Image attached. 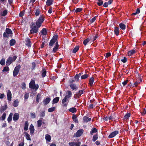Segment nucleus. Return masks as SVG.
Returning <instances> with one entry per match:
<instances>
[{
	"label": "nucleus",
	"instance_id": "obj_1",
	"mask_svg": "<svg viewBox=\"0 0 146 146\" xmlns=\"http://www.w3.org/2000/svg\"><path fill=\"white\" fill-rule=\"evenodd\" d=\"M32 26H31V29L30 30V34H33L37 33L38 31V29L40 28L37 26L35 25L34 23H33Z\"/></svg>",
	"mask_w": 146,
	"mask_h": 146
},
{
	"label": "nucleus",
	"instance_id": "obj_2",
	"mask_svg": "<svg viewBox=\"0 0 146 146\" xmlns=\"http://www.w3.org/2000/svg\"><path fill=\"white\" fill-rule=\"evenodd\" d=\"M29 86L30 88L32 89H35L36 91L39 88V85L38 84L36 85L35 81L34 80L31 79L29 84Z\"/></svg>",
	"mask_w": 146,
	"mask_h": 146
},
{
	"label": "nucleus",
	"instance_id": "obj_3",
	"mask_svg": "<svg viewBox=\"0 0 146 146\" xmlns=\"http://www.w3.org/2000/svg\"><path fill=\"white\" fill-rule=\"evenodd\" d=\"M44 17L43 15H40L38 19L36 21L35 23L36 26L40 27L41 26L42 23L44 21Z\"/></svg>",
	"mask_w": 146,
	"mask_h": 146
},
{
	"label": "nucleus",
	"instance_id": "obj_4",
	"mask_svg": "<svg viewBox=\"0 0 146 146\" xmlns=\"http://www.w3.org/2000/svg\"><path fill=\"white\" fill-rule=\"evenodd\" d=\"M58 38V35H54L49 42V46H52L55 42L56 43V42H58L57 41Z\"/></svg>",
	"mask_w": 146,
	"mask_h": 146
},
{
	"label": "nucleus",
	"instance_id": "obj_5",
	"mask_svg": "<svg viewBox=\"0 0 146 146\" xmlns=\"http://www.w3.org/2000/svg\"><path fill=\"white\" fill-rule=\"evenodd\" d=\"M85 92V91L84 90H79L78 91L76 92V94H75L74 95V97L76 99H78L79 98L81 95L83 94Z\"/></svg>",
	"mask_w": 146,
	"mask_h": 146
},
{
	"label": "nucleus",
	"instance_id": "obj_6",
	"mask_svg": "<svg viewBox=\"0 0 146 146\" xmlns=\"http://www.w3.org/2000/svg\"><path fill=\"white\" fill-rule=\"evenodd\" d=\"M20 68V65H19L15 67L13 71V76L14 77L16 76L18 74Z\"/></svg>",
	"mask_w": 146,
	"mask_h": 146
},
{
	"label": "nucleus",
	"instance_id": "obj_7",
	"mask_svg": "<svg viewBox=\"0 0 146 146\" xmlns=\"http://www.w3.org/2000/svg\"><path fill=\"white\" fill-rule=\"evenodd\" d=\"M83 132L84 130L82 129H79L77 131L75 134H74V136L76 137H79L83 134Z\"/></svg>",
	"mask_w": 146,
	"mask_h": 146
},
{
	"label": "nucleus",
	"instance_id": "obj_8",
	"mask_svg": "<svg viewBox=\"0 0 146 146\" xmlns=\"http://www.w3.org/2000/svg\"><path fill=\"white\" fill-rule=\"evenodd\" d=\"M119 133V131H118L116 130L111 133L108 137V138H111L115 137L116 135Z\"/></svg>",
	"mask_w": 146,
	"mask_h": 146
},
{
	"label": "nucleus",
	"instance_id": "obj_9",
	"mask_svg": "<svg viewBox=\"0 0 146 146\" xmlns=\"http://www.w3.org/2000/svg\"><path fill=\"white\" fill-rule=\"evenodd\" d=\"M59 45L58 44V42H56L55 43V45L52 50V52L53 53L56 52L58 49Z\"/></svg>",
	"mask_w": 146,
	"mask_h": 146
},
{
	"label": "nucleus",
	"instance_id": "obj_10",
	"mask_svg": "<svg viewBox=\"0 0 146 146\" xmlns=\"http://www.w3.org/2000/svg\"><path fill=\"white\" fill-rule=\"evenodd\" d=\"M12 62V58L10 56L8 58V59L7 60L6 64L7 66H9Z\"/></svg>",
	"mask_w": 146,
	"mask_h": 146
},
{
	"label": "nucleus",
	"instance_id": "obj_11",
	"mask_svg": "<svg viewBox=\"0 0 146 146\" xmlns=\"http://www.w3.org/2000/svg\"><path fill=\"white\" fill-rule=\"evenodd\" d=\"M29 130L31 135H32L34 133L35 129L33 125L32 124H31L29 127Z\"/></svg>",
	"mask_w": 146,
	"mask_h": 146
},
{
	"label": "nucleus",
	"instance_id": "obj_12",
	"mask_svg": "<svg viewBox=\"0 0 146 146\" xmlns=\"http://www.w3.org/2000/svg\"><path fill=\"white\" fill-rule=\"evenodd\" d=\"M12 94L11 92L9 90L8 91L7 94V100L9 101H11V100L12 98Z\"/></svg>",
	"mask_w": 146,
	"mask_h": 146
},
{
	"label": "nucleus",
	"instance_id": "obj_13",
	"mask_svg": "<svg viewBox=\"0 0 146 146\" xmlns=\"http://www.w3.org/2000/svg\"><path fill=\"white\" fill-rule=\"evenodd\" d=\"M51 99L50 98H47L44 99L43 102L44 105H47L50 102Z\"/></svg>",
	"mask_w": 146,
	"mask_h": 146
},
{
	"label": "nucleus",
	"instance_id": "obj_14",
	"mask_svg": "<svg viewBox=\"0 0 146 146\" xmlns=\"http://www.w3.org/2000/svg\"><path fill=\"white\" fill-rule=\"evenodd\" d=\"M70 86L73 90H76L78 89V87L76 86V84H70Z\"/></svg>",
	"mask_w": 146,
	"mask_h": 146
},
{
	"label": "nucleus",
	"instance_id": "obj_15",
	"mask_svg": "<svg viewBox=\"0 0 146 146\" xmlns=\"http://www.w3.org/2000/svg\"><path fill=\"white\" fill-rule=\"evenodd\" d=\"M115 118L113 116H110V117H106L103 118V119L104 120H105L106 121H107L108 120H115Z\"/></svg>",
	"mask_w": 146,
	"mask_h": 146
},
{
	"label": "nucleus",
	"instance_id": "obj_16",
	"mask_svg": "<svg viewBox=\"0 0 146 146\" xmlns=\"http://www.w3.org/2000/svg\"><path fill=\"white\" fill-rule=\"evenodd\" d=\"M19 118V113H16L14 114L13 119L14 121L17 120Z\"/></svg>",
	"mask_w": 146,
	"mask_h": 146
},
{
	"label": "nucleus",
	"instance_id": "obj_17",
	"mask_svg": "<svg viewBox=\"0 0 146 146\" xmlns=\"http://www.w3.org/2000/svg\"><path fill=\"white\" fill-rule=\"evenodd\" d=\"M68 110L69 112L73 113H75L77 111L76 109L74 107L70 108L68 109Z\"/></svg>",
	"mask_w": 146,
	"mask_h": 146
},
{
	"label": "nucleus",
	"instance_id": "obj_18",
	"mask_svg": "<svg viewBox=\"0 0 146 146\" xmlns=\"http://www.w3.org/2000/svg\"><path fill=\"white\" fill-rule=\"evenodd\" d=\"M136 52L134 50H129L127 52V55L128 56H131Z\"/></svg>",
	"mask_w": 146,
	"mask_h": 146
},
{
	"label": "nucleus",
	"instance_id": "obj_19",
	"mask_svg": "<svg viewBox=\"0 0 146 146\" xmlns=\"http://www.w3.org/2000/svg\"><path fill=\"white\" fill-rule=\"evenodd\" d=\"M91 120V118H89L87 116H84L83 117V120L84 122H87Z\"/></svg>",
	"mask_w": 146,
	"mask_h": 146
},
{
	"label": "nucleus",
	"instance_id": "obj_20",
	"mask_svg": "<svg viewBox=\"0 0 146 146\" xmlns=\"http://www.w3.org/2000/svg\"><path fill=\"white\" fill-rule=\"evenodd\" d=\"M114 32L116 36H118L119 34V29L118 27H115L114 28Z\"/></svg>",
	"mask_w": 146,
	"mask_h": 146
},
{
	"label": "nucleus",
	"instance_id": "obj_21",
	"mask_svg": "<svg viewBox=\"0 0 146 146\" xmlns=\"http://www.w3.org/2000/svg\"><path fill=\"white\" fill-rule=\"evenodd\" d=\"M27 42L26 45L28 47H31V42L30 41V39L29 38H27V40H26Z\"/></svg>",
	"mask_w": 146,
	"mask_h": 146
},
{
	"label": "nucleus",
	"instance_id": "obj_22",
	"mask_svg": "<svg viewBox=\"0 0 146 146\" xmlns=\"http://www.w3.org/2000/svg\"><path fill=\"white\" fill-rule=\"evenodd\" d=\"M53 1L54 0H48L46 2V5L48 6H49L53 4Z\"/></svg>",
	"mask_w": 146,
	"mask_h": 146
},
{
	"label": "nucleus",
	"instance_id": "obj_23",
	"mask_svg": "<svg viewBox=\"0 0 146 146\" xmlns=\"http://www.w3.org/2000/svg\"><path fill=\"white\" fill-rule=\"evenodd\" d=\"M59 100V97H56L54 98L52 101V104H54L55 103H58Z\"/></svg>",
	"mask_w": 146,
	"mask_h": 146
},
{
	"label": "nucleus",
	"instance_id": "obj_24",
	"mask_svg": "<svg viewBox=\"0 0 146 146\" xmlns=\"http://www.w3.org/2000/svg\"><path fill=\"white\" fill-rule=\"evenodd\" d=\"M94 78L93 77H91L89 79V84L90 86L93 85L94 81Z\"/></svg>",
	"mask_w": 146,
	"mask_h": 146
},
{
	"label": "nucleus",
	"instance_id": "obj_25",
	"mask_svg": "<svg viewBox=\"0 0 146 146\" xmlns=\"http://www.w3.org/2000/svg\"><path fill=\"white\" fill-rule=\"evenodd\" d=\"M72 119L73 121L75 123H78V120L77 119V116L76 115L73 114L72 116Z\"/></svg>",
	"mask_w": 146,
	"mask_h": 146
},
{
	"label": "nucleus",
	"instance_id": "obj_26",
	"mask_svg": "<svg viewBox=\"0 0 146 146\" xmlns=\"http://www.w3.org/2000/svg\"><path fill=\"white\" fill-rule=\"evenodd\" d=\"M131 114L130 113H127L123 117V119L124 120H127L130 117Z\"/></svg>",
	"mask_w": 146,
	"mask_h": 146
},
{
	"label": "nucleus",
	"instance_id": "obj_27",
	"mask_svg": "<svg viewBox=\"0 0 146 146\" xmlns=\"http://www.w3.org/2000/svg\"><path fill=\"white\" fill-rule=\"evenodd\" d=\"M7 108V105H5L4 106H2L0 108V111L1 112H4V111L6 110Z\"/></svg>",
	"mask_w": 146,
	"mask_h": 146
},
{
	"label": "nucleus",
	"instance_id": "obj_28",
	"mask_svg": "<svg viewBox=\"0 0 146 146\" xmlns=\"http://www.w3.org/2000/svg\"><path fill=\"white\" fill-rule=\"evenodd\" d=\"M98 131L97 129L96 128H92L90 132V134L92 135L93 134V133H96Z\"/></svg>",
	"mask_w": 146,
	"mask_h": 146
},
{
	"label": "nucleus",
	"instance_id": "obj_29",
	"mask_svg": "<svg viewBox=\"0 0 146 146\" xmlns=\"http://www.w3.org/2000/svg\"><path fill=\"white\" fill-rule=\"evenodd\" d=\"M29 123L28 121H26L25 122L24 130L26 131H27L28 129Z\"/></svg>",
	"mask_w": 146,
	"mask_h": 146
},
{
	"label": "nucleus",
	"instance_id": "obj_30",
	"mask_svg": "<svg viewBox=\"0 0 146 146\" xmlns=\"http://www.w3.org/2000/svg\"><path fill=\"white\" fill-rule=\"evenodd\" d=\"M40 32L43 35H46L47 34L46 30L45 28L42 29Z\"/></svg>",
	"mask_w": 146,
	"mask_h": 146
},
{
	"label": "nucleus",
	"instance_id": "obj_31",
	"mask_svg": "<svg viewBox=\"0 0 146 146\" xmlns=\"http://www.w3.org/2000/svg\"><path fill=\"white\" fill-rule=\"evenodd\" d=\"M120 28L123 30H124L125 29V25L122 23H121L119 24Z\"/></svg>",
	"mask_w": 146,
	"mask_h": 146
},
{
	"label": "nucleus",
	"instance_id": "obj_32",
	"mask_svg": "<svg viewBox=\"0 0 146 146\" xmlns=\"http://www.w3.org/2000/svg\"><path fill=\"white\" fill-rule=\"evenodd\" d=\"M24 133L25 135V137L27 139V140L31 141V138L30 135L26 132H24Z\"/></svg>",
	"mask_w": 146,
	"mask_h": 146
},
{
	"label": "nucleus",
	"instance_id": "obj_33",
	"mask_svg": "<svg viewBox=\"0 0 146 146\" xmlns=\"http://www.w3.org/2000/svg\"><path fill=\"white\" fill-rule=\"evenodd\" d=\"M42 73L41 75L43 78L45 77L46 76V69L44 68H43L42 70Z\"/></svg>",
	"mask_w": 146,
	"mask_h": 146
},
{
	"label": "nucleus",
	"instance_id": "obj_34",
	"mask_svg": "<svg viewBox=\"0 0 146 146\" xmlns=\"http://www.w3.org/2000/svg\"><path fill=\"white\" fill-rule=\"evenodd\" d=\"M45 139L48 142H50L51 139V137L48 134L45 135Z\"/></svg>",
	"mask_w": 146,
	"mask_h": 146
},
{
	"label": "nucleus",
	"instance_id": "obj_35",
	"mask_svg": "<svg viewBox=\"0 0 146 146\" xmlns=\"http://www.w3.org/2000/svg\"><path fill=\"white\" fill-rule=\"evenodd\" d=\"M13 114L12 113H11L7 118V121L8 122H11L12 119V116Z\"/></svg>",
	"mask_w": 146,
	"mask_h": 146
},
{
	"label": "nucleus",
	"instance_id": "obj_36",
	"mask_svg": "<svg viewBox=\"0 0 146 146\" xmlns=\"http://www.w3.org/2000/svg\"><path fill=\"white\" fill-rule=\"evenodd\" d=\"M79 46H78L75 47L72 51V52L74 53H75L79 50Z\"/></svg>",
	"mask_w": 146,
	"mask_h": 146
},
{
	"label": "nucleus",
	"instance_id": "obj_37",
	"mask_svg": "<svg viewBox=\"0 0 146 146\" xmlns=\"http://www.w3.org/2000/svg\"><path fill=\"white\" fill-rule=\"evenodd\" d=\"M140 11V9L139 8H137V9L136 12L135 13H132L131 15L132 16H133L134 15H136L139 14Z\"/></svg>",
	"mask_w": 146,
	"mask_h": 146
},
{
	"label": "nucleus",
	"instance_id": "obj_38",
	"mask_svg": "<svg viewBox=\"0 0 146 146\" xmlns=\"http://www.w3.org/2000/svg\"><path fill=\"white\" fill-rule=\"evenodd\" d=\"M5 32L8 34H12V32L11 30L8 28H6L5 30Z\"/></svg>",
	"mask_w": 146,
	"mask_h": 146
},
{
	"label": "nucleus",
	"instance_id": "obj_39",
	"mask_svg": "<svg viewBox=\"0 0 146 146\" xmlns=\"http://www.w3.org/2000/svg\"><path fill=\"white\" fill-rule=\"evenodd\" d=\"M16 43L15 40L14 39H12L10 41V44L11 46H13L15 45Z\"/></svg>",
	"mask_w": 146,
	"mask_h": 146
},
{
	"label": "nucleus",
	"instance_id": "obj_40",
	"mask_svg": "<svg viewBox=\"0 0 146 146\" xmlns=\"http://www.w3.org/2000/svg\"><path fill=\"white\" fill-rule=\"evenodd\" d=\"M90 40V38H88L84 40L83 42V43L84 45L85 46L87 44V43Z\"/></svg>",
	"mask_w": 146,
	"mask_h": 146
},
{
	"label": "nucleus",
	"instance_id": "obj_41",
	"mask_svg": "<svg viewBox=\"0 0 146 146\" xmlns=\"http://www.w3.org/2000/svg\"><path fill=\"white\" fill-rule=\"evenodd\" d=\"M37 127H40L42 124V120L41 119H39L37 121Z\"/></svg>",
	"mask_w": 146,
	"mask_h": 146
},
{
	"label": "nucleus",
	"instance_id": "obj_42",
	"mask_svg": "<svg viewBox=\"0 0 146 146\" xmlns=\"http://www.w3.org/2000/svg\"><path fill=\"white\" fill-rule=\"evenodd\" d=\"M98 134L94 135L93 136L92 141L94 142L95 141L98 139Z\"/></svg>",
	"mask_w": 146,
	"mask_h": 146
},
{
	"label": "nucleus",
	"instance_id": "obj_43",
	"mask_svg": "<svg viewBox=\"0 0 146 146\" xmlns=\"http://www.w3.org/2000/svg\"><path fill=\"white\" fill-rule=\"evenodd\" d=\"M19 102L18 100H16L14 101L13 104V106L14 107H16L18 106Z\"/></svg>",
	"mask_w": 146,
	"mask_h": 146
},
{
	"label": "nucleus",
	"instance_id": "obj_44",
	"mask_svg": "<svg viewBox=\"0 0 146 146\" xmlns=\"http://www.w3.org/2000/svg\"><path fill=\"white\" fill-rule=\"evenodd\" d=\"M103 3V1L102 0H98L97 4L98 6L102 5Z\"/></svg>",
	"mask_w": 146,
	"mask_h": 146
},
{
	"label": "nucleus",
	"instance_id": "obj_45",
	"mask_svg": "<svg viewBox=\"0 0 146 146\" xmlns=\"http://www.w3.org/2000/svg\"><path fill=\"white\" fill-rule=\"evenodd\" d=\"M67 95L66 96H67L69 98L71 97L72 95V93L71 91L70 90L67 91Z\"/></svg>",
	"mask_w": 146,
	"mask_h": 146
},
{
	"label": "nucleus",
	"instance_id": "obj_46",
	"mask_svg": "<svg viewBox=\"0 0 146 146\" xmlns=\"http://www.w3.org/2000/svg\"><path fill=\"white\" fill-rule=\"evenodd\" d=\"M6 115V113H4L1 116L0 119L2 121L4 120L5 119Z\"/></svg>",
	"mask_w": 146,
	"mask_h": 146
},
{
	"label": "nucleus",
	"instance_id": "obj_47",
	"mask_svg": "<svg viewBox=\"0 0 146 146\" xmlns=\"http://www.w3.org/2000/svg\"><path fill=\"white\" fill-rule=\"evenodd\" d=\"M69 98L67 97V96H65L64 99L62 100V104H64L68 100Z\"/></svg>",
	"mask_w": 146,
	"mask_h": 146
},
{
	"label": "nucleus",
	"instance_id": "obj_48",
	"mask_svg": "<svg viewBox=\"0 0 146 146\" xmlns=\"http://www.w3.org/2000/svg\"><path fill=\"white\" fill-rule=\"evenodd\" d=\"M7 9L4 10L3 12L1 14V15L2 16H5L7 15Z\"/></svg>",
	"mask_w": 146,
	"mask_h": 146
},
{
	"label": "nucleus",
	"instance_id": "obj_49",
	"mask_svg": "<svg viewBox=\"0 0 146 146\" xmlns=\"http://www.w3.org/2000/svg\"><path fill=\"white\" fill-rule=\"evenodd\" d=\"M89 76L88 74H85L81 76V79H85L87 78Z\"/></svg>",
	"mask_w": 146,
	"mask_h": 146
},
{
	"label": "nucleus",
	"instance_id": "obj_50",
	"mask_svg": "<svg viewBox=\"0 0 146 146\" xmlns=\"http://www.w3.org/2000/svg\"><path fill=\"white\" fill-rule=\"evenodd\" d=\"M41 95L39 94H38L36 97V102L38 103L39 102V100L40 98Z\"/></svg>",
	"mask_w": 146,
	"mask_h": 146
},
{
	"label": "nucleus",
	"instance_id": "obj_51",
	"mask_svg": "<svg viewBox=\"0 0 146 146\" xmlns=\"http://www.w3.org/2000/svg\"><path fill=\"white\" fill-rule=\"evenodd\" d=\"M9 67L8 66H6L5 67L3 68L2 70V71L3 72H8L9 71Z\"/></svg>",
	"mask_w": 146,
	"mask_h": 146
},
{
	"label": "nucleus",
	"instance_id": "obj_52",
	"mask_svg": "<svg viewBox=\"0 0 146 146\" xmlns=\"http://www.w3.org/2000/svg\"><path fill=\"white\" fill-rule=\"evenodd\" d=\"M139 83V82H138L137 81H136L134 84H131L130 86L131 87H136L138 85Z\"/></svg>",
	"mask_w": 146,
	"mask_h": 146
},
{
	"label": "nucleus",
	"instance_id": "obj_53",
	"mask_svg": "<svg viewBox=\"0 0 146 146\" xmlns=\"http://www.w3.org/2000/svg\"><path fill=\"white\" fill-rule=\"evenodd\" d=\"M0 64L2 66H4L5 64V60L4 58H2L0 62Z\"/></svg>",
	"mask_w": 146,
	"mask_h": 146
},
{
	"label": "nucleus",
	"instance_id": "obj_54",
	"mask_svg": "<svg viewBox=\"0 0 146 146\" xmlns=\"http://www.w3.org/2000/svg\"><path fill=\"white\" fill-rule=\"evenodd\" d=\"M55 107L49 108L48 110V111L49 112H53L55 110Z\"/></svg>",
	"mask_w": 146,
	"mask_h": 146
},
{
	"label": "nucleus",
	"instance_id": "obj_55",
	"mask_svg": "<svg viewBox=\"0 0 146 146\" xmlns=\"http://www.w3.org/2000/svg\"><path fill=\"white\" fill-rule=\"evenodd\" d=\"M9 34H8L5 32L3 33V37L5 38H8L9 36Z\"/></svg>",
	"mask_w": 146,
	"mask_h": 146
},
{
	"label": "nucleus",
	"instance_id": "obj_56",
	"mask_svg": "<svg viewBox=\"0 0 146 146\" xmlns=\"http://www.w3.org/2000/svg\"><path fill=\"white\" fill-rule=\"evenodd\" d=\"M127 60V58L125 57H124L123 59L121 60V61L123 63H125Z\"/></svg>",
	"mask_w": 146,
	"mask_h": 146
},
{
	"label": "nucleus",
	"instance_id": "obj_57",
	"mask_svg": "<svg viewBox=\"0 0 146 146\" xmlns=\"http://www.w3.org/2000/svg\"><path fill=\"white\" fill-rule=\"evenodd\" d=\"M25 11H23L21 12L19 14V15L20 17H22L24 15Z\"/></svg>",
	"mask_w": 146,
	"mask_h": 146
},
{
	"label": "nucleus",
	"instance_id": "obj_58",
	"mask_svg": "<svg viewBox=\"0 0 146 146\" xmlns=\"http://www.w3.org/2000/svg\"><path fill=\"white\" fill-rule=\"evenodd\" d=\"M82 10V8H78L76 9L75 12L76 13L81 12Z\"/></svg>",
	"mask_w": 146,
	"mask_h": 146
},
{
	"label": "nucleus",
	"instance_id": "obj_59",
	"mask_svg": "<svg viewBox=\"0 0 146 146\" xmlns=\"http://www.w3.org/2000/svg\"><path fill=\"white\" fill-rule=\"evenodd\" d=\"M80 77L78 76L77 74H76L74 78L75 79V80H76L77 82L79 80V78Z\"/></svg>",
	"mask_w": 146,
	"mask_h": 146
},
{
	"label": "nucleus",
	"instance_id": "obj_60",
	"mask_svg": "<svg viewBox=\"0 0 146 146\" xmlns=\"http://www.w3.org/2000/svg\"><path fill=\"white\" fill-rule=\"evenodd\" d=\"M40 13V11L38 9L36 10V12L35 13V15L36 16H38Z\"/></svg>",
	"mask_w": 146,
	"mask_h": 146
},
{
	"label": "nucleus",
	"instance_id": "obj_61",
	"mask_svg": "<svg viewBox=\"0 0 146 146\" xmlns=\"http://www.w3.org/2000/svg\"><path fill=\"white\" fill-rule=\"evenodd\" d=\"M74 145L76 146H80L81 144V142L80 141L78 142H74Z\"/></svg>",
	"mask_w": 146,
	"mask_h": 146
},
{
	"label": "nucleus",
	"instance_id": "obj_62",
	"mask_svg": "<svg viewBox=\"0 0 146 146\" xmlns=\"http://www.w3.org/2000/svg\"><path fill=\"white\" fill-rule=\"evenodd\" d=\"M26 84L25 82H23L22 84V88L23 90H25L26 88Z\"/></svg>",
	"mask_w": 146,
	"mask_h": 146
},
{
	"label": "nucleus",
	"instance_id": "obj_63",
	"mask_svg": "<svg viewBox=\"0 0 146 146\" xmlns=\"http://www.w3.org/2000/svg\"><path fill=\"white\" fill-rule=\"evenodd\" d=\"M97 17H98V16H96L92 18L91 21H90L91 23H93L96 20Z\"/></svg>",
	"mask_w": 146,
	"mask_h": 146
},
{
	"label": "nucleus",
	"instance_id": "obj_64",
	"mask_svg": "<svg viewBox=\"0 0 146 146\" xmlns=\"http://www.w3.org/2000/svg\"><path fill=\"white\" fill-rule=\"evenodd\" d=\"M24 140H23L22 142L20 143L19 145L18 146H24Z\"/></svg>",
	"mask_w": 146,
	"mask_h": 146
}]
</instances>
